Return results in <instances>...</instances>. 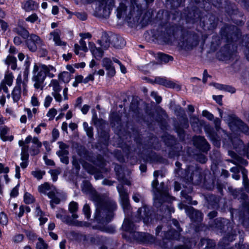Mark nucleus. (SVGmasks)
Masks as SVG:
<instances>
[{
    "label": "nucleus",
    "mask_w": 249,
    "mask_h": 249,
    "mask_svg": "<svg viewBox=\"0 0 249 249\" xmlns=\"http://www.w3.org/2000/svg\"><path fill=\"white\" fill-rule=\"evenodd\" d=\"M92 200L96 206L94 220L98 223L106 224L114 217V212L117 209L116 202L113 200L100 195L97 193L92 195Z\"/></svg>",
    "instance_id": "nucleus-1"
},
{
    "label": "nucleus",
    "mask_w": 249,
    "mask_h": 249,
    "mask_svg": "<svg viewBox=\"0 0 249 249\" xmlns=\"http://www.w3.org/2000/svg\"><path fill=\"white\" fill-rule=\"evenodd\" d=\"M55 72V69L51 65L46 66L43 64L37 65L35 64L33 69L32 80L34 82V86L36 89L42 90L44 88V82L46 77H53Z\"/></svg>",
    "instance_id": "nucleus-2"
},
{
    "label": "nucleus",
    "mask_w": 249,
    "mask_h": 249,
    "mask_svg": "<svg viewBox=\"0 0 249 249\" xmlns=\"http://www.w3.org/2000/svg\"><path fill=\"white\" fill-rule=\"evenodd\" d=\"M214 227L220 233H224V236L221 243L224 246L228 245L229 242H232L235 239L237 231L233 229V222L224 218H219L215 220Z\"/></svg>",
    "instance_id": "nucleus-3"
},
{
    "label": "nucleus",
    "mask_w": 249,
    "mask_h": 249,
    "mask_svg": "<svg viewBox=\"0 0 249 249\" xmlns=\"http://www.w3.org/2000/svg\"><path fill=\"white\" fill-rule=\"evenodd\" d=\"M158 179L155 178L152 182V187L154 194V205L157 208L161 207L164 202L170 201L172 200V197L167 190L159 189L158 187Z\"/></svg>",
    "instance_id": "nucleus-4"
},
{
    "label": "nucleus",
    "mask_w": 249,
    "mask_h": 249,
    "mask_svg": "<svg viewBox=\"0 0 249 249\" xmlns=\"http://www.w3.org/2000/svg\"><path fill=\"white\" fill-rule=\"evenodd\" d=\"M178 44L183 49L192 50L198 44V37L195 34L187 33L182 36Z\"/></svg>",
    "instance_id": "nucleus-5"
},
{
    "label": "nucleus",
    "mask_w": 249,
    "mask_h": 249,
    "mask_svg": "<svg viewBox=\"0 0 249 249\" xmlns=\"http://www.w3.org/2000/svg\"><path fill=\"white\" fill-rule=\"evenodd\" d=\"M236 51L233 49L232 45L231 44H226L223 47L221 48L220 50L217 53V56L219 60L221 61H228L231 60H236L237 59L236 57Z\"/></svg>",
    "instance_id": "nucleus-6"
},
{
    "label": "nucleus",
    "mask_w": 249,
    "mask_h": 249,
    "mask_svg": "<svg viewBox=\"0 0 249 249\" xmlns=\"http://www.w3.org/2000/svg\"><path fill=\"white\" fill-rule=\"evenodd\" d=\"M99 4L98 11L100 16L108 18L111 13V10L114 6V0H98Z\"/></svg>",
    "instance_id": "nucleus-7"
},
{
    "label": "nucleus",
    "mask_w": 249,
    "mask_h": 249,
    "mask_svg": "<svg viewBox=\"0 0 249 249\" xmlns=\"http://www.w3.org/2000/svg\"><path fill=\"white\" fill-rule=\"evenodd\" d=\"M240 35L239 31L237 27L235 26H227L221 31L222 37H225L228 42L236 41Z\"/></svg>",
    "instance_id": "nucleus-8"
},
{
    "label": "nucleus",
    "mask_w": 249,
    "mask_h": 249,
    "mask_svg": "<svg viewBox=\"0 0 249 249\" xmlns=\"http://www.w3.org/2000/svg\"><path fill=\"white\" fill-rule=\"evenodd\" d=\"M43 41L39 36L34 34H31L25 40V43L30 51L35 52L37 51L38 46L42 44Z\"/></svg>",
    "instance_id": "nucleus-9"
},
{
    "label": "nucleus",
    "mask_w": 249,
    "mask_h": 249,
    "mask_svg": "<svg viewBox=\"0 0 249 249\" xmlns=\"http://www.w3.org/2000/svg\"><path fill=\"white\" fill-rule=\"evenodd\" d=\"M56 216L57 218L60 219L62 222L69 225L81 226V222L74 220L75 219H73L71 215L70 216L67 214V212L63 209L59 210Z\"/></svg>",
    "instance_id": "nucleus-10"
},
{
    "label": "nucleus",
    "mask_w": 249,
    "mask_h": 249,
    "mask_svg": "<svg viewBox=\"0 0 249 249\" xmlns=\"http://www.w3.org/2000/svg\"><path fill=\"white\" fill-rule=\"evenodd\" d=\"M137 216L139 218L138 221L142 219L145 224L152 223L153 221L152 212L150 209L146 206L138 209Z\"/></svg>",
    "instance_id": "nucleus-11"
},
{
    "label": "nucleus",
    "mask_w": 249,
    "mask_h": 249,
    "mask_svg": "<svg viewBox=\"0 0 249 249\" xmlns=\"http://www.w3.org/2000/svg\"><path fill=\"white\" fill-rule=\"evenodd\" d=\"M132 236L135 240L142 243H152L154 242V237L147 233L134 231Z\"/></svg>",
    "instance_id": "nucleus-12"
},
{
    "label": "nucleus",
    "mask_w": 249,
    "mask_h": 249,
    "mask_svg": "<svg viewBox=\"0 0 249 249\" xmlns=\"http://www.w3.org/2000/svg\"><path fill=\"white\" fill-rule=\"evenodd\" d=\"M187 215L193 222L198 223L202 220V213L199 210L195 209L193 207L188 209Z\"/></svg>",
    "instance_id": "nucleus-13"
},
{
    "label": "nucleus",
    "mask_w": 249,
    "mask_h": 249,
    "mask_svg": "<svg viewBox=\"0 0 249 249\" xmlns=\"http://www.w3.org/2000/svg\"><path fill=\"white\" fill-rule=\"evenodd\" d=\"M218 19L215 16L208 14L203 20L204 26L208 30H213L217 26Z\"/></svg>",
    "instance_id": "nucleus-14"
},
{
    "label": "nucleus",
    "mask_w": 249,
    "mask_h": 249,
    "mask_svg": "<svg viewBox=\"0 0 249 249\" xmlns=\"http://www.w3.org/2000/svg\"><path fill=\"white\" fill-rule=\"evenodd\" d=\"M155 82L158 84L164 86L167 88L176 89L178 90L181 89V86L180 85L177 84L171 81L168 80L164 78L160 77H156Z\"/></svg>",
    "instance_id": "nucleus-15"
},
{
    "label": "nucleus",
    "mask_w": 249,
    "mask_h": 249,
    "mask_svg": "<svg viewBox=\"0 0 249 249\" xmlns=\"http://www.w3.org/2000/svg\"><path fill=\"white\" fill-rule=\"evenodd\" d=\"M194 144L196 147L203 152H207L210 148L206 140L201 136L196 137L194 139Z\"/></svg>",
    "instance_id": "nucleus-16"
},
{
    "label": "nucleus",
    "mask_w": 249,
    "mask_h": 249,
    "mask_svg": "<svg viewBox=\"0 0 249 249\" xmlns=\"http://www.w3.org/2000/svg\"><path fill=\"white\" fill-rule=\"evenodd\" d=\"M114 171L119 181L128 186L131 185L130 181L125 178L124 169L122 166L116 164L114 167Z\"/></svg>",
    "instance_id": "nucleus-17"
},
{
    "label": "nucleus",
    "mask_w": 249,
    "mask_h": 249,
    "mask_svg": "<svg viewBox=\"0 0 249 249\" xmlns=\"http://www.w3.org/2000/svg\"><path fill=\"white\" fill-rule=\"evenodd\" d=\"M205 131L213 144L216 147H219L220 146V139L214 129L213 128L207 127L205 128Z\"/></svg>",
    "instance_id": "nucleus-18"
},
{
    "label": "nucleus",
    "mask_w": 249,
    "mask_h": 249,
    "mask_svg": "<svg viewBox=\"0 0 249 249\" xmlns=\"http://www.w3.org/2000/svg\"><path fill=\"white\" fill-rule=\"evenodd\" d=\"M233 195L235 198L238 197L239 199L243 200L244 202L242 203L243 210L239 212V217L240 218V213L242 214L244 213H247V209L245 208V204L248 202H249V196L247 195L242 192L241 190H234L233 192Z\"/></svg>",
    "instance_id": "nucleus-19"
},
{
    "label": "nucleus",
    "mask_w": 249,
    "mask_h": 249,
    "mask_svg": "<svg viewBox=\"0 0 249 249\" xmlns=\"http://www.w3.org/2000/svg\"><path fill=\"white\" fill-rule=\"evenodd\" d=\"M202 175L201 170L199 169H196L192 170L189 178H187V180L195 184H199L202 179Z\"/></svg>",
    "instance_id": "nucleus-20"
},
{
    "label": "nucleus",
    "mask_w": 249,
    "mask_h": 249,
    "mask_svg": "<svg viewBox=\"0 0 249 249\" xmlns=\"http://www.w3.org/2000/svg\"><path fill=\"white\" fill-rule=\"evenodd\" d=\"M110 39L111 44L115 48L121 49L125 45V42L124 39L117 35L111 34Z\"/></svg>",
    "instance_id": "nucleus-21"
},
{
    "label": "nucleus",
    "mask_w": 249,
    "mask_h": 249,
    "mask_svg": "<svg viewBox=\"0 0 249 249\" xmlns=\"http://www.w3.org/2000/svg\"><path fill=\"white\" fill-rule=\"evenodd\" d=\"M206 199L208 202L209 207L212 208H217L219 207V203L220 197L213 194L208 195L206 196Z\"/></svg>",
    "instance_id": "nucleus-22"
},
{
    "label": "nucleus",
    "mask_w": 249,
    "mask_h": 249,
    "mask_svg": "<svg viewBox=\"0 0 249 249\" xmlns=\"http://www.w3.org/2000/svg\"><path fill=\"white\" fill-rule=\"evenodd\" d=\"M97 43H98L105 50L107 49L110 45L111 44L110 35H109L107 33H103L101 39L98 40Z\"/></svg>",
    "instance_id": "nucleus-23"
},
{
    "label": "nucleus",
    "mask_w": 249,
    "mask_h": 249,
    "mask_svg": "<svg viewBox=\"0 0 249 249\" xmlns=\"http://www.w3.org/2000/svg\"><path fill=\"white\" fill-rule=\"evenodd\" d=\"M192 191V188H189L187 190H183L181 192V195L182 198L185 199L183 201V202L190 205H196L197 204V202L196 200L192 201V196L189 195Z\"/></svg>",
    "instance_id": "nucleus-24"
},
{
    "label": "nucleus",
    "mask_w": 249,
    "mask_h": 249,
    "mask_svg": "<svg viewBox=\"0 0 249 249\" xmlns=\"http://www.w3.org/2000/svg\"><path fill=\"white\" fill-rule=\"evenodd\" d=\"M191 125L195 132L199 133L202 125L201 121L196 116H191L190 118Z\"/></svg>",
    "instance_id": "nucleus-25"
},
{
    "label": "nucleus",
    "mask_w": 249,
    "mask_h": 249,
    "mask_svg": "<svg viewBox=\"0 0 249 249\" xmlns=\"http://www.w3.org/2000/svg\"><path fill=\"white\" fill-rule=\"evenodd\" d=\"M231 142L234 148L237 152H240V149L243 147L244 151V154L247 155L248 154L249 148L243 145V142L238 138H234L231 139Z\"/></svg>",
    "instance_id": "nucleus-26"
},
{
    "label": "nucleus",
    "mask_w": 249,
    "mask_h": 249,
    "mask_svg": "<svg viewBox=\"0 0 249 249\" xmlns=\"http://www.w3.org/2000/svg\"><path fill=\"white\" fill-rule=\"evenodd\" d=\"M180 232L173 229L167 231L164 230L161 233V234L163 233V235H161V236L167 239H178L179 238Z\"/></svg>",
    "instance_id": "nucleus-27"
},
{
    "label": "nucleus",
    "mask_w": 249,
    "mask_h": 249,
    "mask_svg": "<svg viewBox=\"0 0 249 249\" xmlns=\"http://www.w3.org/2000/svg\"><path fill=\"white\" fill-rule=\"evenodd\" d=\"M233 124L236 125L238 128L243 133L246 135H249V127L242 122L240 119L238 118H234L232 122Z\"/></svg>",
    "instance_id": "nucleus-28"
},
{
    "label": "nucleus",
    "mask_w": 249,
    "mask_h": 249,
    "mask_svg": "<svg viewBox=\"0 0 249 249\" xmlns=\"http://www.w3.org/2000/svg\"><path fill=\"white\" fill-rule=\"evenodd\" d=\"M46 195L51 199L53 202H54V204H58L60 203L59 196H60V194L57 192L55 189L50 190Z\"/></svg>",
    "instance_id": "nucleus-29"
},
{
    "label": "nucleus",
    "mask_w": 249,
    "mask_h": 249,
    "mask_svg": "<svg viewBox=\"0 0 249 249\" xmlns=\"http://www.w3.org/2000/svg\"><path fill=\"white\" fill-rule=\"evenodd\" d=\"M122 227L123 229L133 234L135 230V225L134 223L127 218H125Z\"/></svg>",
    "instance_id": "nucleus-30"
},
{
    "label": "nucleus",
    "mask_w": 249,
    "mask_h": 249,
    "mask_svg": "<svg viewBox=\"0 0 249 249\" xmlns=\"http://www.w3.org/2000/svg\"><path fill=\"white\" fill-rule=\"evenodd\" d=\"M198 246L199 247L205 246L204 249H213L215 247V243L211 239L203 238L201 239Z\"/></svg>",
    "instance_id": "nucleus-31"
},
{
    "label": "nucleus",
    "mask_w": 249,
    "mask_h": 249,
    "mask_svg": "<svg viewBox=\"0 0 249 249\" xmlns=\"http://www.w3.org/2000/svg\"><path fill=\"white\" fill-rule=\"evenodd\" d=\"M60 31L58 29L54 30L50 33V35L53 36V40L57 45L65 46L66 43L61 40L60 37Z\"/></svg>",
    "instance_id": "nucleus-32"
},
{
    "label": "nucleus",
    "mask_w": 249,
    "mask_h": 249,
    "mask_svg": "<svg viewBox=\"0 0 249 249\" xmlns=\"http://www.w3.org/2000/svg\"><path fill=\"white\" fill-rule=\"evenodd\" d=\"M245 208L247 209V213H244L242 215V213H240V218L242 220L243 224L247 227L249 226V202H247L245 204Z\"/></svg>",
    "instance_id": "nucleus-33"
},
{
    "label": "nucleus",
    "mask_w": 249,
    "mask_h": 249,
    "mask_svg": "<svg viewBox=\"0 0 249 249\" xmlns=\"http://www.w3.org/2000/svg\"><path fill=\"white\" fill-rule=\"evenodd\" d=\"M9 130V128L6 126H4L0 128V137L3 141H12L13 140V136H11L8 137L6 136Z\"/></svg>",
    "instance_id": "nucleus-34"
},
{
    "label": "nucleus",
    "mask_w": 249,
    "mask_h": 249,
    "mask_svg": "<svg viewBox=\"0 0 249 249\" xmlns=\"http://www.w3.org/2000/svg\"><path fill=\"white\" fill-rule=\"evenodd\" d=\"M78 209V203L74 201H71L69 205V211L72 213L71 217L73 219H76L78 217V215L76 213Z\"/></svg>",
    "instance_id": "nucleus-35"
},
{
    "label": "nucleus",
    "mask_w": 249,
    "mask_h": 249,
    "mask_svg": "<svg viewBox=\"0 0 249 249\" xmlns=\"http://www.w3.org/2000/svg\"><path fill=\"white\" fill-rule=\"evenodd\" d=\"M14 31L24 39H27L30 35L29 32L23 26H18L15 28Z\"/></svg>",
    "instance_id": "nucleus-36"
},
{
    "label": "nucleus",
    "mask_w": 249,
    "mask_h": 249,
    "mask_svg": "<svg viewBox=\"0 0 249 249\" xmlns=\"http://www.w3.org/2000/svg\"><path fill=\"white\" fill-rule=\"evenodd\" d=\"M225 12L231 16L233 15H236L238 13V10L234 4H227L225 6Z\"/></svg>",
    "instance_id": "nucleus-37"
},
{
    "label": "nucleus",
    "mask_w": 249,
    "mask_h": 249,
    "mask_svg": "<svg viewBox=\"0 0 249 249\" xmlns=\"http://www.w3.org/2000/svg\"><path fill=\"white\" fill-rule=\"evenodd\" d=\"M181 2L182 0H166V6L172 9L178 7Z\"/></svg>",
    "instance_id": "nucleus-38"
},
{
    "label": "nucleus",
    "mask_w": 249,
    "mask_h": 249,
    "mask_svg": "<svg viewBox=\"0 0 249 249\" xmlns=\"http://www.w3.org/2000/svg\"><path fill=\"white\" fill-rule=\"evenodd\" d=\"M69 151L57 152L56 154L59 156L62 162L68 164L69 162L68 155Z\"/></svg>",
    "instance_id": "nucleus-39"
},
{
    "label": "nucleus",
    "mask_w": 249,
    "mask_h": 249,
    "mask_svg": "<svg viewBox=\"0 0 249 249\" xmlns=\"http://www.w3.org/2000/svg\"><path fill=\"white\" fill-rule=\"evenodd\" d=\"M38 7V4L34 1L28 0L25 3L23 8L26 11H30L36 9Z\"/></svg>",
    "instance_id": "nucleus-40"
},
{
    "label": "nucleus",
    "mask_w": 249,
    "mask_h": 249,
    "mask_svg": "<svg viewBox=\"0 0 249 249\" xmlns=\"http://www.w3.org/2000/svg\"><path fill=\"white\" fill-rule=\"evenodd\" d=\"M7 65L10 66L11 69L15 70L17 68V59L15 57L8 55L5 60Z\"/></svg>",
    "instance_id": "nucleus-41"
},
{
    "label": "nucleus",
    "mask_w": 249,
    "mask_h": 249,
    "mask_svg": "<svg viewBox=\"0 0 249 249\" xmlns=\"http://www.w3.org/2000/svg\"><path fill=\"white\" fill-rule=\"evenodd\" d=\"M127 7L123 3H120V5L117 8V17L120 19L126 14Z\"/></svg>",
    "instance_id": "nucleus-42"
},
{
    "label": "nucleus",
    "mask_w": 249,
    "mask_h": 249,
    "mask_svg": "<svg viewBox=\"0 0 249 249\" xmlns=\"http://www.w3.org/2000/svg\"><path fill=\"white\" fill-rule=\"evenodd\" d=\"M117 189L119 193L121 199L128 198V194L127 192V190L124 188L123 184H119Z\"/></svg>",
    "instance_id": "nucleus-43"
},
{
    "label": "nucleus",
    "mask_w": 249,
    "mask_h": 249,
    "mask_svg": "<svg viewBox=\"0 0 249 249\" xmlns=\"http://www.w3.org/2000/svg\"><path fill=\"white\" fill-rule=\"evenodd\" d=\"M21 89L19 87H15L12 91V97L15 102H17L20 98Z\"/></svg>",
    "instance_id": "nucleus-44"
},
{
    "label": "nucleus",
    "mask_w": 249,
    "mask_h": 249,
    "mask_svg": "<svg viewBox=\"0 0 249 249\" xmlns=\"http://www.w3.org/2000/svg\"><path fill=\"white\" fill-rule=\"evenodd\" d=\"M49 86L53 88V92H60L62 89V88L60 86L59 82L55 79L52 80Z\"/></svg>",
    "instance_id": "nucleus-45"
},
{
    "label": "nucleus",
    "mask_w": 249,
    "mask_h": 249,
    "mask_svg": "<svg viewBox=\"0 0 249 249\" xmlns=\"http://www.w3.org/2000/svg\"><path fill=\"white\" fill-rule=\"evenodd\" d=\"M37 51L41 57H45L47 55L48 51L43 41L42 42V44L38 46Z\"/></svg>",
    "instance_id": "nucleus-46"
},
{
    "label": "nucleus",
    "mask_w": 249,
    "mask_h": 249,
    "mask_svg": "<svg viewBox=\"0 0 249 249\" xmlns=\"http://www.w3.org/2000/svg\"><path fill=\"white\" fill-rule=\"evenodd\" d=\"M158 57L161 62L165 63L173 60V56L165 53H159L158 54Z\"/></svg>",
    "instance_id": "nucleus-47"
},
{
    "label": "nucleus",
    "mask_w": 249,
    "mask_h": 249,
    "mask_svg": "<svg viewBox=\"0 0 249 249\" xmlns=\"http://www.w3.org/2000/svg\"><path fill=\"white\" fill-rule=\"evenodd\" d=\"M58 77L64 83H68L71 80V74L68 71H63L59 74Z\"/></svg>",
    "instance_id": "nucleus-48"
},
{
    "label": "nucleus",
    "mask_w": 249,
    "mask_h": 249,
    "mask_svg": "<svg viewBox=\"0 0 249 249\" xmlns=\"http://www.w3.org/2000/svg\"><path fill=\"white\" fill-rule=\"evenodd\" d=\"M38 190L40 193L46 195L48 193V191L51 190V188L49 184L46 182L39 186Z\"/></svg>",
    "instance_id": "nucleus-49"
},
{
    "label": "nucleus",
    "mask_w": 249,
    "mask_h": 249,
    "mask_svg": "<svg viewBox=\"0 0 249 249\" xmlns=\"http://www.w3.org/2000/svg\"><path fill=\"white\" fill-rule=\"evenodd\" d=\"M83 127L84 128L86 132L87 135L88 136L92 138L93 137V128L92 126H89L87 122H84L83 124Z\"/></svg>",
    "instance_id": "nucleus-50"
},
{
    "label": "nucleus",
    "mask_w": 249,
    "mask_h": 249,
    "mask_svg": "<svg viewBox=\"0 0 249 249\" xmlns=\"http://www.w3.org/2000/svg\"><path fill=\"white\" fill-rule=\"evenodd\" d=\"M152 13L150 11L146 12L143 15L141 23L143 25H147L151 21Z\"/></svg>",
    "instance_id": "nucleus-51"
},
{
    "label": "nucleus",
    "mask_w": 249,
    "mask_h": 249,
    "mask_svg": "<svg viewBox=\"0 0 249 249\" xmlns=\"http://www.w3.org/2000/svg\"><path fill=\"white\" fill-rule=\"evenodd\" d=\"M36 249H48V245L41 238L38 239V242L36 244Z\"/></svg>",
    "instance_id": "nucleus-52"
},
{
    "label": "nucleus",
    "mask_w": 249,
    "mask_h": 249,
    "mask_svg": "<svg viewBox=\"0 0 249 249\" xmlns=\"http://www.w3.org/2000/svg\"><path fill=\"white\" fill-rule=\"evenodd\" d=\"M81 188L83 192L88 193L89 192L91 189V184L88 180H84L82 183Z\"/></svg>",
    "instance_id": "nucleus-53"
},
{
    "label": "nucleus",
    "mask_w": 249,
    "mask_h": 249,
    "mask_svg": "<svg viewBox=\"0 0 249 249\" xmlns=\"http://www.w3.org/2000/svg\"><path fill=\"white\" fill-rule=\"evenodd\" d=\"M28 150L29 146H24L21 148V160H28L29 157Z\"/></svg>",
    "instance_id": "nucleus-54"
},
{
    "label": "nucleus",
    "mask_w": 249,
    "mask_h": 249,
    "mask_svg": "<svg viewBox=\"0 0 249 249\" xmlns=\"http://www.w3.org/2000/svg\"><path fill=\"white\" fill-rule=\"evenodd\" d=\"M92 53L96 59H100L104 55V51L102 48L98 47L96 49L93 50Z\"/></svg>",
    "instance_id": "nucleus-55"
},
{
    "label": "nucleus",
    "mask_w": 249,
    "mask_h": 249,
    "mask_svg": "<svg viewBox=\"0 0 249 249\" xmlns=\"http://www.w3.org/2000/svg\"><path fill=\"white\" fill-rule=\"evenodd\" d=\"M171 31L170 29L166 30V33H164V34L161 35L160 38L162 39L163 41L165 42H168L171 40Z\"/></svg>",
    "instance_id": "nucleus-56"
},
{
    "label": "nucleus",
    "mask_w": 249,
    "mask_h": 249,
    "mask_svg": "<svg viewBox=\"0 0 249 249\" xmlns=\"http://www.w3.org/2000/svg\"><path fill=\"white\" fill-rule=\"evenodd\" d=\"M122 206L124 208L125 213L129 211L130 204L129 201V198L126 199H121Z\"/></svg>",
    "instance_id": "nucleus-57"
},
{
    "label": "nucleus",
    "mask_w": 249,
    "mask_h": 249,
    "mask_svg": "<svg viewBox=\"0 0 249 249\" xmlns=\"http://www.w3.org/2000/svg\"><path fill=\"white\" fill-rule=\"evenodd\" d=\"M242 176L245 190L247 193H249V180L248 178V175H242Z\"/></svg>",
    "instance_id": "nucleus-58"
},
{
    "label": "nucleus",
    "mask_w": 249,
    "mask_h": 249,
    "mask_svg": "<svg viewBox=\"0 0 249 249\" xmlns=\"http://www.w3.org/2000/svg\"><path fill=\"white\" fill-rule=\"evenodd\" d=\"M24 198V201L26 204L32 203L35 200L33 196L27 192L25 193Z\"/></svg>",
    "instance_id": "nucleus-59"
},
{
    "label": "nucleus",
    "mask_w": 249,
    "mask_h": 249,
    "mask_svg": "<svg viewBox=\"0 0 249 249\" xmlns=\"http://www.w3.org/2000/svg\"><path fill=\"white\" fill-rule=\"evenodd\" d=\"M102 63L103 66L105 67L106 70L112 66V62L111 60L108 58H104L102 61Z\"/></svg>",
    "instance_id": "nucleus-60"
},
{
    "label": "nucleus",
    "mask_w": 249,
    "mask_h": 249,
    "mask_svg": "<svg viewBox=\"0 0 249 249\" xmlns=\"http://www.w3.org/2000/svg\"><path fill=\"white\" fill-rule=\"evenodd\" d=\"M83 212L86 218L89 219L90 217V207L88 204H85L83 208Z\"/></svg>",
    "instance_id": "nucleus-61"
},
{
    "label": "nucleus",
    "mask_w": 249,
    "mask_h": 249,
    "mask_svg": "<svg viewBox=\"0 0 249 249\" xmlns=\"http://www.w3.org/2000/svg\"><path fill=\"white\" fill-rule=\"evenodd\" d=\"M111 123H115L116 122L117 124H119L120 122L121 119L117 113H113L111 115ZM115 124H114V125Z\"/></svg>",
    "instance_id": "nucleus-62"
},
{
    "label": "nucleus",
    "mask_w": 249,
    "mask_h": 249,
    "mask_svg": "<svg viewBox=\"0 0 249 249\" xmlns=\"http://www.w3.org/2000/svg\"><path fill=\"white\" fill-rule=\"evenodd\" d=\"M175 113L177 116H180V117L185 114L184 109L179 106L176 107Z\"/></svg>",
    "instance_id": "nucleus-63"
},
{
    "label": "nucleus",
    "mask_w": 249,
    "mask_h": 249,
    "mask_svg": "<svg viewBox=\"0 0 249 249\" xmlns=\"http://www.w3.org/2000/svg\"><path fill=\"white\" fill-rule=\"evenodd\" d=\"M196 159L197 161H199L201 163H205L207 161L206 156L202 154L196 155Z\"/></svg>",
    "instance_id": "nucleus-64"
}]
</instances>
